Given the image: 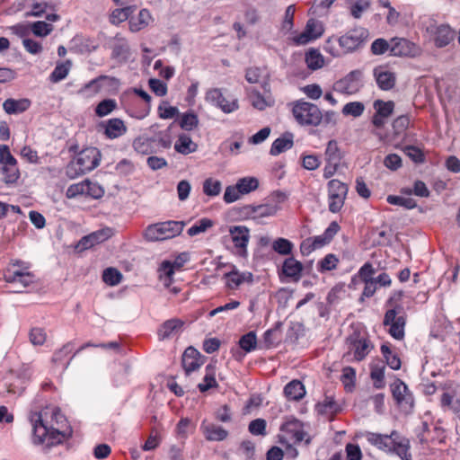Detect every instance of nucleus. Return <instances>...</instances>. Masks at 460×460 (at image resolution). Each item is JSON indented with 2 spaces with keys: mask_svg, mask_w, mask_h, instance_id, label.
<instances>
[{
  "mask_svg": "<svg viewBox=\"0 0 460 460\" xmlns=\"http://www.w3.org/2000/svg\"><path fill=\"white\" fill-rule=\"evenodd\" d=\"M32 426V442L35 445L46 443L49 446L61 443L71 436V429L66 418L59 408L48 406L40 411L30 413Z\"/></svg>",
  "mask_w": 460,
  "mask_h": 460,
  "instance_id": "f257e3e1",
  "label": "nucleus"
},
{
  "mask_svg": "<svg viewBox=\"0 0 460 460\" xmlns=\"http://www.w3.org/2000/svg\"><path fill=\"white\" fill-rule=\"evenodd\" d=\"M101 152L96 147H87L79 152L66 167V174L75 179L95 169L101 161Z\"/></svg>",
  "mask_w": 460,
  "mask_h": 460,
  "instance_id": "f03ea898",
  "label": "nucleus"
},
{
  "mask_svg": "<svg viewBox=\"0 0 460 460\" xmlns=\"http://www.w3.org/2000/svg\"><path fill=\"white\" fill-rule=\"evenodd\" d=\"M368 32L362 27L355 28L349 31L346 34L341 36L337 41L339 49L332 45V40L329 39L324 49L333 57H341L342 55L354 52L359 49L364 41L367 40Z\"/></svg>",
  "mask_w": 460,
  "mask_h": 460,
  "instance_id": "7ed1b4c3",
  "label": "nucleus"
},
{
  "mask_svg": "<svg viewBox=\"0 0 460 460\" xmlns=\"http://www.w3.org/2000/svg\"><path fill=\"white\" fill-rule=\"evenodd\" d=\"M291 113L296 122L302 127H317L323 122V112L312 102L297 100L290 103Z\"/></svg>",
  "mask_w": 460,
  "mask_h": 460,
  "instance_id": "20e7f679",
  "label": "nucleus"
},
{
  "mask_svg": "<svg viewBox=\"0 0 460 460\" xmlns=\"http://www.w3.org/2000/svg\"><path fill=\"white\" fill-rule=\"evenodd\" d=\"M184 227L182 221H165L148 226L144 237L149 242L163 241L179 235Z\"/></svg>",
  "mask_w": 460,
  "mask_h": 460,
  "instance_id": "39448f33",
  "label": "nucleus"
},
{
  "mask_svg": "<svg viewBox=\"0 0 460 460\" xmlns=\"http://www.w3.org/2000/svg\"><path fill=\"white\" fill-rule=\"evenodd\" d=\"M345 344L347 351L344 353L343 358L347 362L362 361L374 348L368 339L356 332L346 339Z\"/></svg>",
  "mask_w": 460,
  "mask_h": 460,
  "instance_id": "423d86ee",
  "label": "nucleus"
},
{
  "mask_svg": "<svg viewBox=\"0 0 460 460\" xmlns=\"http://www.w3.org/2000/svg\"><path fill=\"white\" fill-rule=\"evenodd\" d=\"M205 100L224 113H232L239 109L238 100L234 96L225 95L219 88L209 89L206 93Z\"/></svg>",
  "mask_w": 460,
  "mask_h": 460,
  "instance_id": "0eeeda50",
  "label": "nucleus"
},
{
  "mask_svg": "<svg viewBox=\"0 0 460 460\" xmlns=\"http://www.w3.org/2000/svg\"><path fill=\"white\" fill-rule=\"evenodd\" d=\"M0 171L6 183L15 182L20 176L16 159L6 145L0 146Z\"/></svg>",
  "mask_w": 460,
  "mask_h": 460,
  "instance_id": "6e6552de",
  "label": "nucleus"
},
{
  "mask_svg": "<svg viewBox=\"0 0 460 460\" xmlns=\"http://www.w3.org/2000/svg\"><path fill=\"white\" fill-rule=\"evenodd\" d=\"M229 234L234 244V253L239 257L246 258L251 237L250 229L245 226H233L229 227Z\"/></svg>",
  "mask_w": 460,
  "mask_h": 460,
  "instance_id": "1a4fd4ad",
  "label": "nucleus"
},
{
  "mask_svg": "<svg viewBox=\"0 0 460 460\" xmlns=\"http://www.w3.org/2000/svg\"><path fill=\"white\" fill-rule=\"evenodd\" d=\"M323 33V23L319 20L310 18L307 20L304 31L294 36L292 40L296 45H306L321 38Z\"/></svg>",
  "mask_w": 460,
  "mask_h": 460,
  "instance_id": "9d476101",
  "label": "nucleus"
},
{
  "mask_svg": "<svg viewBox=\"0 0 460 460\" xmlns=\"http://www.w3.org/2000/svg\"><path fill=\"white\" fill-rule=\"evenodd\" d=\"M348 193V186L338 181L331 180L328 182L329 210L332 213L339 212L344 205Z\"/></svg>",
  "mask_w": 460,
  "mask_h": 460,
  "instance_id": "9b49d317",
  "label": "nucleus"
},
{
  "mask_svg": "<svg viewBox=\"0 0 460 460\" xmlns=\"http://www.w3.org/2000/svg\"><path fill=\"white\" fill-rule=\"evenodd\" d=\"M361 76L362 73L359 70L349 72L333 84V91L346 95L357 93L362 86Z\"/></svg>",
  "mask_w": 460,
  "mask_h": 460,
  "instance_id": "f8f14e48",
  "label": "nucleus"
},
{
  "mask_svg": "<svg viewBox=\"0 0 460 460\" xmlns=\"http://www.w3.org/2000/svg\"><path fill=\"white\" fill-rule=\"evenodd\" d=\"M261 87L264 90L263 93H261L254 88L247 90L248 98L252 106L259 111H264L266 108L272 107L275 104V99L270 93L268 80H264L261 83Z\"/></svg>",
  "mask_w": 460,
  "mask_h": 460,
  "instance_id": "ddd939ff",
  "label": "nucleus"
},
{
  "mask_svg": "<svg viewBox=\"0 0 460 460\" xmlns=\"http://www.w3.org/2000/svg\"><path fill=\"white\" fill-rule=\"evenodd\" d=\"M421 53L420 48L404 38L391 39V55L394 57L415 58Z\"/></svg>",
  "mask_w": 460,
  "mask_h": 460,
  "instance_id": "4468645a",
  "label": "nucleus"
},
{
  "mask_svg": "<svg viewBox=\"0 0 460 460\" xmlns=\"http://www.w3.org/2000/svg\"><path fill=\"white\" fill-rule=\"evenodd\" d=\"M384 324L390 326L389 333L393 338L396 340L403 339L405 318L403 315H398L396 309L394 308L386 311Z\"/></svg>",
  "mask_w": 460,
  "mask_h": 460,
  "instance_id": "2eb2a0df",
  "label": "nucleus"
},
{
  "mask_svg": "<svg viewBox=\"0 0 460 460\" xmlns=\"http://www.w3.org/2000/svg\"><path fill=\"white\" fill-rule=\"evenodd\" d=\"M391 392L396 403L401 407L412 408L414 398L408 386L400 379L391 385Z\"/></svg>",
  "mask_w": 460,
  "mask_h": 460,
  "instance_id": "dca6fc26",
  "label": "nucleus"
},
{
  "mask_svg": "<svg viewBox=\"0 0 460 460\" xmlns=\"http://www.w3.org/2000/svg\"><path fill=\"white\" fill-rule=\"evenodd\" d=\"M279 210V207L276 203H265L257 206L249 205L243 208L244 215L252 220L273 217Z\"/></svg>",
  "mask_w": 460,
  "mask_h": 460,
  "instance_id": "f3484780",
  "label": "nucleus"
},
{
  "mask_svg": "<svg viewBox=\"0 0 460 460\" xmlns=\"http://www.w3.org/2000/svg\"><path fill=\"white\" fill-rule=\"evenodd\" d=\"M397 436V431L393 430L389 435H383L375 432H367L366 438L369 444L376 448L389 453L393 447V439Z\"/></svg>",
  "mask_w": 460,
  "mask_h": 460,
  "instance_id": "a211bd4d",
  "label": "nucleus"
},
{
  "mask_svg": "<svg viewBox=\"0 0 460 460\" xmlns=\"http://www.w3.org/2000/svg\"><path fill=\"white\" fill-rule=\"evenodd\" d=\"M282 437L293 443H300L305 439V433L297 420H291L281 426Z\"/></svg>",
  "mask_w": 460,
  "mask_h": 460,
  "instance_id": "6ab92c4d",
  "label": "nucleus"
},
{
  "mask_svg": "<svg viewBox=\"0 0 460 460\" xmlns=\"http://www.w3.org/2000/svg\"><path fill=\"white\" fill-rule=\"evenodd\" d=\"M184 324L185 322L178 318L165 321L158 330L159 339L165 340L178 335L182 331Z\"/></svg>",
  "mask_w": 460,
  "mask_h": 460,
  "instance_id": "aec40b11",
  "label": "nucleus"
},
{
  "mask_svg": "<svg viewBox=\"0 0 460 460\" xmlns=\"http://www.w3.org/2000/svg\"><path fill=\"white\" fill-rule=\"evenodd\" d=\"M200 429L208 441H222L228 436L227 430L207 420L202 421Z\"/></svg>",
  "mask_w": 460,
  "mask_h": 460,
  "instance_id": "412c9836",
  "label": "nucleus"
},
{
  "mask_svg": "<svg viewBox=\"0 0 460 460\" xmlns=\"http://www.w3.org/2000/svg\"><path fill=\"white\" fill-rule=\"evenodd\" d=\"M202 365L199 352L193 347L185 349L182 355V367L186 374L197 370Z\"/></svg>",
  "mask_w": 460,
  "mask_h": 460,
  "instance_id": "4be33fe9",
  "label": "nucleus"
},
{
  "mask_svg": "<svg viewBox=\"0 0 460 460\" xmlns=\"http://www.w3.org/2000/svg\"><path fill=\"white\" fill-rule=\"evenodd\" d=\"M104 135L109 139H115L122 137L128 131L124 121L119 118L110 119L105 122Z\"/></svg>",
  "mask_w": 460,
  "mask_h": 460,
  "instance_id": "5701e85b",
  "label": "nucleus"
},
{
  "mask_svg": "<svg viewBox=\"0 0 460 460\" xmlns=\"http://www.w3.org/2000/svg\"><path fill=\"white\" fill-rule=\"evenodd\" d=\"M374 76L380 89L387 91L395 84V75L393 72L384 66H377L374 69Z\"/></svg>",
  "mask_w": 460,
  "mask_h": 460,
  "instance_id": "b1692460",
  "label": "nucleus"
},
{
  "mask_svg": "<svg viewBox=\"0 0 460 460\" xmlns=\"http://www.w3.org/2000/svg\"><path fill=\"white\" fill-rule=\"evenodd\" d=\"M4 279L9 283L20 285L21 288H26L33 282V276L31 272L15 269L8 270Z\"/></svg>",
  "mask_w": 460,
  "mask_h": 460,
  "instance_id": "393cba45",
  "label": "nucleus"
},
{
  "mask_svg": "<svg viewBox=\"0 0 460 460\" xmlns=\"http://www.w3.org/2000/svg\"><path fill=\"white\" fill-rule=\"evenodd\" d=\"M411 444L407 438L394 436L393 439V447L389 453L396 454L402 460H411V454L410 453Z\"/></svg>",
  "mask_w": 460,
  "mask_h": 460,
  "instance_id": "a878e982",
  "label": "nucleus"
},
{
  "mask_svg": "<svg viewBox=\"0 0 460 460\" xmlns=\"http://www.w3.org/2000/svg\"><path fill=\"white\" fill-rule=\"evenodd\" d=\"M31 102L27 98L13 99L9 98L3 103L4 111L9 114H20L31 107Z\"/></svg>",
  "mask_w": 460,
  "mask_h": 460,
  "instance_id": "bb28decb",
  "label": "nucleus"
},
{
  "mask_svg": "<svg viewBox=\"0 0 460 460\" xmlns=\"http://www.w3.org/2000/svg\"><path fill=\"white\" fill-rule=\"evenodd\" d=\"M226 284L231 289H236L244 282L252 283L253 276L251 272L231 271L225 275Z\"/></svg>",
  "mask_w": 460,
  "mask_h": 460,
  "instance_id": "cd10ccee",
  "label": "nucleus"
},
{
  "mask_svg": "<svg viewBox=\"0 0 460 460\" xmlns=\"http://www.w3.org/2000/svg\"><path fill=\"white\" fill-rule=\"evenodd\" d=\"M303 269V264L300 261L294 257H289L284 261L282 272L285 276L297 281L301 278Z\"/></svg>",
  "mask_w": 460,
  "mask_h": 460,
  "instance_id": "c85d7f7f",
  "label": "nucleus"
},
{
  "mask_svg": "<svg viewBox=\"0 0 460 460\" xmlns=\"http://www.w3.org/2000/svg\"><path fill=\"white\" fill-rule=\"evenodd\" d=\"M340 226L337 222H332L325 229L323 234L310 238L316 249L321 248L329 243L334 235L339 232Z\"/></svg>",
  "mask_w": 460,
  "mask_h": 460,
  "instance_id": "c756f323",
  "label": "nucleus"
},
{
  "mask_svg": "<svg viewBox=\"0 0 460 460\" xmlns=\"http://www.w3.org/2000/svg\"><path fill=\"white\" fill-rule=\"evenodd\" d=\"M284 394L290 401H299L305 395V388L298 380H292L284 387Z\"/></svg>",
  "mask_w": 460,
  "mask_h": 460,
  "instance_id": "7c9ffc66",
  "label": "nucleus"
},
{
  "mask_svg": "<svg viewBox=\"0 0 460 460\" xmlns=\"http://www.w3.org/2000/svg\"><path fill=\"white\" fill-rule=\"evenodd\" d=\"M197 148V144L194 143L191 137L186 134L179 135L177 140L174 143L175 151L184 155L194 153Z\"/></svg>",
  "mask_w": 460,
  "mask_h": 460,
  "instance_id": "2f4dec72",
  "label": "nucleus"
},
{
  "mask_svg": "<svg viewBox=\"0 0 460 460\" xmlns=\"http://www.w3.org/2000/svg\"><path fill=\"white\" fill-rule=\"evenodd\" d=\"M112 57L114 58L127 60L129 57V47L127 40L117 34L113 40Z\"/></svg>",
  "mask_w": 460,
  "mask_h": 460,
  "instance_id": "473e14b6",
  "label": "nucleus"
},
{
  "mask_svg": "<svg viewBox=\"0 0 460 460\" xmlns=\"http://www.w3.org/2000/svg\"><path fill=\"white\" fill-rule=\"evenodd\" d=\"M294 136L292 133H286L280 137L277 138L271 145L270 155H278L293 146Z\"/></svg>",
  "mask_w": 460,
  "mask_h": 460,
  "instance_id": "72a5a7b5",
  "label": "nucleus"
},
{
  "mask_svg": "<svg viewBox=\"0 0 460 460\" xmlns=\"http://www.w3.org/2000/svg\"><path fill=\"white\" fill-rule=\"evenodd\" d=\"M454 38V32L447 25H439L434 32V41L437 47L442 48L449 44Z\"/></svg>",
  "mask_w": 460,
  "mask_h": 460,
  "instance_id": "f704fd0d",
  "label": "nucleus"
},
{
  "mask_svg": "<svg viewBox=\"0 0 460 460\" xmlns=\"http://www.w3.org/2000/svg\"><path fill=\"white\" fill-rule=\"evenodd\" d=\"M151 21L150 12L147 9H142L137 17L129 20V30L132 32H137L148 26Z\"/></svg>",
  "mask_w": 460,
  "mask_h": 460,
  "instance_id": "c9c22d12",
  "label": "nucleus"
},
{
  "mask_svg": "<svg viewBox=\"0 0 460 460\" xmlns=\"http://www.w3.org/2000/svg\"><path fill=\"white\" fill-rule=\"evenodd\" d=\"M110 237V230L103 229L91 234L84 236L81 240V244L84 248L88 249L93 247V245L102 243Z\"/></svg>",
  "mask_w": 460,
  "mask_h": 460,
  "instance_id": "e433bc0d",
  "label": "nucleus"
},
{
  "mask_svg": "<svg viewBox=\"0 0 460 460\" xmlns=\"http://www.w3.org/2000/svg\"><path fill=\"white\" fill-rule=\"evenodd\" d=\"M100 76L91 80L78 91V94L84 98L95 96L102 90Z\"/></svg>",
  "mask_w": 460,
  "mask_h": 460,
  "instance_id": "4c0bfd02",
  "label": "nucleus"
},
{
  "mask_svg": "<svg viewBox=\"0 0 460 460\" xmlns=\"http://www.w3.org/2000/svg\"><path fill=\"white\" fill-rule=\"evenodd\" d=\"M154 140L146 137H137L133 142L134 150L140 155H149L155 152Z\"/></svg>",
  "mask_w": 460,
  "mask_h": 460,
  "instance_id": "58836bf2",
  "label": "nucleus"
},
{
  "mask_svg": "<svg viewBox=\"0 0 460 460\" xmlns=\"http://www.w3.org/2000/svg\"><path fill=\"white\" fill-rule=\"evenodd\" d=\"M305 63L311 70L322 68L324 65V58L317 49H311L305 54Z\"/></svg>",
  "mask_w": 460,
  "mask_h": 460,
  "instance_id": "ea45409f",
  "label": "nucleus"
},
{
  "mask_svg": "<svg viewBox=\"0 0 460 460\" xmlns=\"http://www.w3.org/2000/svg\"><path fill=\"white\" fill-rule=\"evenodd\" d=\"M175 270L171 261H164L162 262L159 268V277L164 286L169 287L172 284Z\"/></svg>",
  "mask_w": 460,
  "mask_h": 460,
  "instance_id": "a19ab883",
  "label": "nucleus"
},
{
  "mask_svg": "<svg viewBox=\"0 0 460 460\" xmlns=\"http://www.w3.org/2000/svg\"><path fill=\"white\" fill-rule=\"evenodd\" d=\"M70 68H71V62L69 60H67L64 63L58 64L49 75L50 81L53 83H58V82L62 81L63 79H65L67 76V75L70 71Z\"/></svg>",
  "mask_w": 460,
  "mask_h": 460,
  "instance_id": "79ce46f5",
  "label": "nucleus"
},
{
  "mask_svg": "<svg viewBox=\"0 0 460 460\" xmlns=\"http://www.w3.org/2000/svg\"><path fill=\"white\" fill-rule=\"evenodd\" d=\"M217 383L215 377V367L212 365L206 367V375L203 378V382L199 384L198 387L200 392H206L212 387H216Z\"/></svg>",
  "mask_w": 460,
  "mask_h": 460,
  "instance_id": "37998d69",
  "label": "nucleus"
},
{
  "mask_svg": "<svg viewBox=\"0 0 460 460\" xmlns=\"http://www.w3.org/2000/svg\"><path fill=\"white\" fill-rule=\"evenodd\" d=\"M118 107L117 102L113 99H105L98 103L95 108V114L100 117H105L111 114Z\"/></svg>",
  "mask_w": 460,
  "mask_h": 460,
  "instance_id": "c03bdc74",
  "label": "nucleus"
},
{
  "mask_svg": "<svg viewBox=\"0 0 460 460\" xmlns=\"http://www.w3.org/2000/svg\"><path fill=\"white\" fill-rule=\"evenodd\" d=\"M134 12L133 6H127L124 8H118L112 11L110 16V22L112 24H119L128 20L130 14Z\"/></svg>",
  "mask_w": 460,
  "mask_h": 460,
  "instance_id": "a18cd8bd",
  "label": "nucleus"
},
{
  "mask_svg": "<svg viewBox=\"0 0 460 460\" xmlns=\"http://www.w3.org/2000/svg\"><path fill=\"white\" fill-rule=\"evenodd\" d=\"M31 32L37 37H46L53 31V25L44 21H38L30 23Z\"/></svg>",
  "mask_w": 460,
  "mask_h": 460,
  "instance_id": "49530a36",
  "label": "nucleus"
},
{
  "mask_svg": "<svg viewBox=\"0 0 460 460\" xmlns=\"http://www.w3.org/2000/svg\"><path fill=\"white\" fill-rule=\"evenodd\" d=\"M213 221L209 218L204 217L197 221L190 226L187 233L190 236H195L199 234L205 233L208 229L213 226Z\"/></svg>",
  "mask_w": 460,
  "mask_h": 460,
  "instance_id": "de8ad7c7",
  "label": "nucleus"
},
{
  "mask_svg": "<svg viewBox=\"0 0 460 460\" xmlns=\"http://www.w3.org/2000/svg\"><path fill=\"white\" fill-rule=\"evenodd\" d=\"M222 190L221 181L213 178H208L203 182V192L209 197L219 195Z\"/></svg>",
  "mask_w": 460,
  "mask_h": 460,
  "instance_id": "09e8293b",
  "label": "nucleus"
},
{
  "mask_svg": "<svg viewBox=\"0 0 460 460\" xmlns=\"http://www.w3.org/2000/svg\"><path fill=\"white\" fill-rule=\"evenodd\" d=\"M293 243L286 239L279 237L272 243V249L280 255H289L293 250Z\"/></svg>",
  "mask_w": 460,
  "mask_h": 460,
  "instance_id": "8fccbe9b",
  "label": "nucleus"
},
{
  "mask_svg": "<svg viewBox=\"0 0 460 460\" xmlns=\"http://www.w3.org/2000/svg\"><path fill=\"white\" fill-rule=\"evenodd\" d=\"M365 111V105L360 102H350L346 103L342 108V114L354 118L359 117Z\"/></svg>",
  "mask_w": 460,
  "mask_h": 460,
  "instance_id": "3c124183",
  "label": "nucleus"
},
{
  "mask_svg": "<svg viewBox=\"0 0 460 460\" xmlns=\"http://www.w3.org/2000/svg\"><path fill=\"white\" fill-rule=\"evenodd\" d=\"M385 366H372L370 376L374 382V386L377 389L385 387Z\"/></svg>",
  "mask_w": 460,
  "mask_h": 460,
  "instance_id": "603ef678",
  "label": "nucleus"
},
{
  "mask_svg": "<svg viewBox=\"0 0 460 460\" xmlns=\"http://www.w3.org/2000/svg\"><path fill=\"white\" fill-rule=\"evenodd\" d=\"M242 194H247L258 188L259 181L254 177H244L236 183Z\"/></svg>",
  "mask_w": 460,
  "mask_h": 460,
  "instance_id": "864d4df0",
  "label": "nucleus"
},
{
  "mask_svg": "<svg viewBox=\"0 0 460 460\" xmlns=\"http://www.w3.org/2000/svg\"><path fill=\"white\" fill-rule=\"evenodd\" d=\"M386 200L389 204L401 206L407 209H412L417 206V202L411 198L389 195Z\"/></svg>",
  "mask_w": 460,
  "mask_h": 460,
  "instance_id": "5fc2aeb1",
  "label": "nucleus"
},
{
  "mask_svg": "<svg viewBox=\"0 0 460 460\" xmlns=\"http://www.w3.org/2000/svg\"><path fill=\"white\" fill-rule=\"evenodd\" d=\"M240 347L246 352H251L256 349L257 338L253 332H250L241 337L239 341Z\"/></svg>",
  "mask_w": 460,
  "mask_h": 460,
  "instance_id": "6e6d98bb",
  "label": "nucleus"
},
{
  "mask_svg": "<svg viewBox=\"0 0 460 460\" xmlns=\"http://www.w3.org/2000/svg\"><path fill=\"white\" fill-rule=\"evenodd\" d=\"M374 108L376 111V113L387 119L393 113L394 103L392 101L384 102L376 100L374 102Z\"/></svg>",
  "mask_w": 460,
  "mask_h": 460,
  "instance_id": "4d7b16f0",
  "label": "nucleus"
},
{
  "mask_svg": "<svg viewBox=\"0 0 460 460\" xmlns=\"http://www.w3.org/2000/svg\"><path fill=\"white\" fill-rule=\"evenodd\" d=\"M326 161H331L334 163H340L341 159V151L339 149L338 144L335 140H331L328 142L326 150H325Z\"/></svg>",
  "mask_w": 460,
  "mask_h": 460,
  "instance_id": "13d9d810",
  "label": "nucleus"
},
{
  "mask_svg": "<svg viewBox=\"0 0 460 460\" xmlns=\"http://www.w3.org/2000/svg\"><path fill=\"white\" fill-rule=\"evenodd\" d=\"M199 124V119L193 112L184 113L180 119V127L187 131L192 130Z\"/></svg>",
  "mask_w": 460,
  "mask_h": 460,
  "instance_id": "bf43d9fd",
  "label": "nucleus"
},
{
  "mask_svg": "<svg viewBox=\"0 0 460 460\" xmlns=\"http://www.w3.org/2000/svg\"><path fill=\"white\" fill-rule=\"evenodd\" d=\"M338 262V258L334 254L329 253L318 262L319 270L323 272L334 270L337 267Z\"/></svg>",
  "mask_w": 460,
  "mask_h": 460,
  "instance_id": "052dcab7",
  "label": "nucleus"
},
{
  "mask_svg": "<svg viewBox=\"0 0 460 460\" xmlns=\"http://www.w3.org/2000/svg\"><path fill=\"white\" fill-rule=\"evenodd\" d=\"M29 338L34 346H41L46 341L47 334L42 328L34 327L31 330Z\"/></svg>",
  "mask_w": 460,
  "mask_h": 460,
  "instance_id": "680f3d73",
  "label": "nucleus"
},
{
  "mask_svg": "<svg viewBox=\"0 0 460 460\" xmlns=\"http://www.w3.org/2000/svg\"><path fill=\"white\" fill-rule=\"evenodd\" d=\"M85 196L92 197L93 199H100L104 194L103 188L97 182H92L85 180Z\"/></svg>",
  "mask_w": 460,
  "mask_h": 460,
  "instance_id": "e2e57ef3",
  "label": "nucleus"
},
{
  "mask_svg": "<svg viewBox=\"0 0 460 460\" xmlns=\"http://www.w3.org/2000/svg\"><path fill=\"white\" fill-rule=\"evenodd\" d=\"M121 274L119 270L113 268H108L103 271L102 279L106 284L115 286L121 280Z\"/></svg>",
  "mask_w": 460,
  "mask_h": 460,
  "instance_id": "0e129e2a",
  "label": "nucleus"
},
{
  "mask_svg": "<svg viewBox=\"0 0 460 460\" xmlns=\"http://www.w3.org/2000/svg\"><path fill=\"white\" fill-rule=\"evenodd\" d=\"M369 6V0H357L350 7V13L355 19H359Z\"/></svg>",
  "mask_w": 460,
  "mask_h": 460,
  "instance_id": "69168bd1",
  "label": "nucleus"
},
{
  "mask_svg": "<svg viewBox=\"0 0 460 460\" xmlns=\"http://www.w3.org/2000/svg\"><path fill=\"white\" fill-rule=\"evenodd\" d=\"M388 50L391 52V40L387 41L385 39H376L371 45V51L375 55H382Z\"/></svg>",
  "mask_w": 460,
  "mask_h": 460,
  "instance_id": "338daca9",
  "label": "nucleus"
},
{
  "mask_svg": "<svg viewBox=\"0 0 460 460\" xmlns=\"http://www.w3.org/2000/svg\"><path fill=\"white\" fill-rule=\"evenodd\" d=\"M296 7L295 4H290L285 11L284 19L282 22V30L289 31L294 26V15Z\"/></svg>",
  "mask_w": 460,
  "mask_h": 460,
  "instance_id": "774afa93",
  "label": "nucleus"
}]
</instances>
